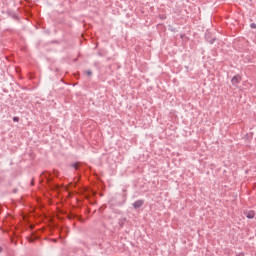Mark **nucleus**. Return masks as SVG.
Returning <instances> with one entry per match:
<instances>
[{
    "label": "nucleus",
    "mask_w": 256,
    "mask_h": 256,
    "mask_svg": "<svg viewBox=\"0 0 256 256\" xmlns=\"http://www.w3.org/2000/svg\"><path fill=\"white\" fill-rule=\"evenodd\" d=\"M145 202L143 200H137L136 202L133 203L134 209H140V207H143V204Z\"/></svg>",
    "instance_id": "1"
},
{
    "label": "nucleus",
    "mask_w": 256,
    "mask_h": 256,
    "mask_svg": "<svg viewBox=\"0 0 256 256\" xmlns=\"http://www.w3.org/2000/svg\"><path fill=\"white\" fill-rule=\"evenodd\" d=\"M250 27H251V29H256V24H255V23H252V24L250 25Z\"/></svg>",
    "instance_id": "11"
},
{
    "label": "nucleus",
    "mask_w": 256,
    "mask_h": 256,
    "mask_svg": "<svg viewBox=\"0 0 256 256\" xmlns=\"http://www.w3.org/2000/svg\"><path fill=\"white\" fill-rule=\"evenodd\" d=\"M231 81H232V85H237L239 83V77L234 76Z\"/></svg>",
    "instance_id": "5"
},
{
    "label": "nucleus",
    "mask_w": 256,
    "mask_h": 256,
    "mask_svg": "<svg viewBox=\"0 0 256 256\" xmlns=\"http://www.w3.org/2000/svg\"><path fill=\"white\" fill-rule=\"evenodd\" d=\"M246 217L248 219H253L255 217V212L254 211L247 212Z\"/></svg>",
    "instance_id": "3"
},
{
    "label": "nucleus",
    "mask_w": 256,
    "mask_h": 256,
    "mask_svg": "<svg viewBox=\"0 0 256 256\" xmlns=\"http://www.w3.org/2000/svg\"><path fill=\"white\" fill-rule=\"evenodd\" d=\"M68 218H69V219H81V218H79V216H77V215H75V214H70V215H68Z\"/></svg>",
    "instance_id": "6"
},
{
    "label": "nucleus",
    "mask_w": 256,
    "mask_h": 256,
    "mask_svg": "<svg viewBox=\"0 0 256 256\" xmlns=\"http://www.w3.org/2000/svg\"><path fill=\"white\" fill-rule=\"evenodd\" d=\"M210 43L211 44L215 43V39L210 40Z\"/></svg>",
    "instance_id": "13"
},
{
    "label": "nucleus",
    "mask_w": 256,
    "mask_h": 256,
    "mask_svg": "<svg viewBox=\"0 0 256 256\" xmlns=\"http://www.w3.org/2000/svg\"><path fill=\"white\" fill-rule=\"evenodd\" d=\"M35 239H39V237L35 234H32V237L28 238L29 243H33V241H35Z\"/></svg>",
    "instance_id": "4"
},
{
    "label": "nucleus",
    "mask_w": 256,
    "mask_h": 256,
    "mask_svg": "<svg viewBox=\"0 0 256 256\" xmlns=\"http://www.w3.org/2000/svg\"><path fill=\"white\" fill-rule=\"evenodd\" d=\"M86 73L87 75H93V72L91 70H88Z\"/></svg>",
    "instance_id": "12"
},
{
    "label": "nucleus",
    "mask_w": 256,
    "mask_h": 256,
    "mask_svg": "<svg viewBox=\"0 0 256 256\" xmlns=\"http://www.w3.org/2000/svg\"><path fill=\"white\" fill-rule=\"evenodd\" d=\"M31 185H33V181H32V183H31Z\"/></svg>",
    "instance_id": "16"
},
{
    "label": "nucleus",
    "mask_w": 256,
    "mask_h": 256,
    "mask_svg": "<svg viewBox=\"0 0 256 256\" xmlns=\"http://www.w3.org/2000/svg\"><path fill=\"white\" fill-rule=\"evenodd\" d=\"M50 176L51 174L49 173H45V172L42 173V177H45L46 179H49Z\"/></svg>",
    "instance_id": "7"
},
{
    "label": "nucleus",
    "mask_w": 256,
    "mask_h": 256,
    "mask_svg": "<svg viewBox=\"0 0 256 256\" xmlns=\"http://www.w3.org/2000/svg\"><path fill=\"white\" fill-rule=\"evenodd\" d=\"M6 14L8 17H12V19H17V14L13 10H7Z\"/></svg>",
    "instance_id": "2"
},
{
    "label": "nucleus",
    "mask_w": 256,
    "mask_h": 256,
    "mask_svg": "<svg viewBox=\"0 0 256 256\" xmlns=\"http://www.w3.org/2000/svg\"><path fill=\"white\" fill-rule=\"evenodd\" d=\"M119 225H120V227H123V225H125V219H120Z\"/></svg>",
    "instance_id": "8"
},
{
    "label": "nucleus",
    "mask_w": 256,
    "mask_h": 256,
    "mask_svg": "<svg viewBox=\"0 0 256 256\" xmlns=\"http://www.w3.org/2000/svg\"><path fill=\"white\" fill-rule=\"evenodd\" d=\"M13 121L16 122V123H19V117L14 116V117H13Z\"/></svg>",
    "instance_id": "10"
},
{
    "label": "nucleus",
    "mask_w": 256,
    "mask_h": 256,
    "mask_svg": "<svg viewBox=\"0 0 256 256\" xmlns=\"http://www.w3.org/2000/svg\"><path fill=\"white\" fill-rule=\"evenodd\" d=\"M0 253H3V247L0 246Z\"/></svg>",
    "instance_id": "14"
},
{
    "label": "nucleus",
    "mask_w": 256,
    "mask_h": 256,
    "mask_svg": "<svg viewBox=\"0 0 256 256\" xmlns=\"http://www.w3.org/2000/svg\"><path fill=\"white\" fill-rule=\"evenodd\" d=\"M72 167L77 171V169H79V163L72 164Z\"/></svg>",
    "instance_id": "9"
},
{
    "label": "nucleus",
    "mask_w": 256,
    "mask_h": 256,
    "mask_svg": "<svg viewBox=\"0 0 256 256\" xmlns=\"http://www.w3.org/2000/svg\"><path fill=\"white\" fill-rule=\"evenodd\" d=\"M70 185H73V187H77V184H73V183H71Z\"/></svg>",
    "instance_id": "15"
}]
</instances>
